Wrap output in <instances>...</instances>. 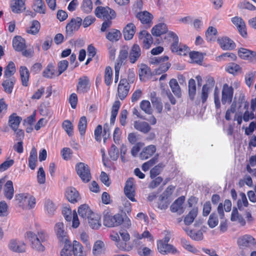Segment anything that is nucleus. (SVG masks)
<instances>
[{"label": "nucleus", "mask_w": 256, "mask_h": 256, "mask_svg": "<svg viewBox=\"0 0 256 256\" xmlns=\"http://www.w3.org/2000/svg\"><path fill=\"white\" fill-rule=\"evenodd\" d=\"M24 236L29 241L33 249L39 252L44 250V243L48 238V234L45 231L40 230L35 232L29 230L26 232Z\"/></svg>", "instance_id": "obj_1"}, {"label": "nucleus", "mask_w": 256, "mask_h": 256, "mask_svg": "<svg viewBox=\"0 0 256 256\" xmlns=\"http://www.w3.org/2000/svg\"><path fill=\"white\" fill-rule=\"evenodd\" d=\"M80 216L87 219L90 227L92 230H98L102 226L101 216L92 209H78Z\"/></svg>", "instance_id": "obj_2"}, {"label": "nucleus", "mask_w": 256, "mask_h": 256, "mask_svg": "<svg viewBox=\"0 0 256 256\" xmlns=\"http://www.w3.org/2000/svg\"><path fill=\"white\" fill-rule=\"evenodd\" d=\"M122 224V212L120 213L113 214L104 211L103 213V224L107 228H114L120 226Z\"/></svg>", "instance_id": "obj_3"}, {"label": "nucleus", "mask_w": 256, "mask_h": 256, "mask_svg": "<svg viewBox=\"0 0 256 256\" xmlns=\"http://www.w3.org/2000/svg\"><path fill=\"white\" fill-rule=\"evenodd\" d=\"M244 218L248 222H251L253 220L251 214L244 210V209H233L230 217L232 222H236L240 226H244L246 224Z\"/></svg>", "instance_id": "obj_4"}, {"label": "nucleus", "mask_w": 256, "mask_h": 256, "mask_svg": "<svg viewBox=\"0 0 256 256\" xmlns=\"http://www.w3.org/2000/svg\"><path fill=\"white\" fill-rule=\"evenodd\" d=\"M78 213L76 209H63L62 211L64 219L73 228H78L80 224Z\"/></svg>", "instance_id": "obj_5"}, {"label": "nucleus", "mask_w": 256, "mask_h": 256, "mask_svg": "<svg viewBox=\"0 0 256 256\" xmlns=\"http://www.w3.org/2000/svg\"><path fill=\"white\" fill-rule=\"evenodd\" d=\"M75 170L82 180L88 182L91 179L90 170L88 164L84 162H78L76 164Z\"/></svg>", "instance_id": "obj_6"}, {"label": "nucleus", "mask_w": 256, "mask_h": 256, "mask_svg": "<svg viewBox=\"0 0 256 256\" xmlns=\"http://www.w3.org/2000/svg\"><path fill=\"white\" fill-rule=\"evenodd\" d=\"M94 13L98 18L106 20L113 19L116 16L114 10L108 6H98L95 10Z\"/></svg>", "instance_id": "obj_7"}, {"label": "nucleus", "mask_w": 256, "mask_h": 256, "mask_svg": "<svg viewBox=\"0 0 256 256\" xmlns=\"http://www.w3.org/2000/svg\"><path fill=\"white\" fill-rule=\"evenodd\" d=\"M237 244L240 248H252L256 246V240L252 236L246 234L238 238Z\"/></svg>", "instance_id": "obj_8"}, {"label": "nucleus", "mask_w": 256, "mask_h": 256, "mask_svg": "<svg viewBox=\"0 0 256 256\" xmlns=\"http://www.w3.org/2000/svg\"><path fill=\"white\" fill-rule=\"evenodd\" d=\"M224 216V209H217L216 210L212 212L209 216L207 222L208 226L211 228H215L218 224L219 218L222 219Z\"/></svg>", "instance_id": "obj_9"}, {"label": "nucleus", "mask_w": 256, "mask_h": 256, "mask_svg": "<svg viewBox=\"0 0 256 256\" xmlns=\"http://www.w3.org/2000/svg\"><path fill=\"white\" fill-rule=\"evenodd\" d=\"M21 120L22 118L18 116L15 113L11 114L8 120L9 126L20 136H24V132L22 130L18 129Z\"/></svg>", "instance_id": "obj_10"}, {"label": "nucleus", "mask_w": 256, "mask_h": 256, "mask_svg": "<svg viewBox=\"0 0 256 256\" xmlns=\"http://www.w3.org/2000/svg\"><path fill=\"white\" fill-rule=\"evenodd\" d=\"M130 86L126 78L120 80L118 87V96L121 100H124L128 96Z\"/></svg>", "instance_id": "obj_11"}, {"label": "nucleus", "mask_w": 256, "mask_h": 256, "mask_svg": "<svg viewBox=\"0 0 256 256\" xmlns=\"http://www.w3.org/2000/svg\"><path fill=\"white\" fill-rule=\"evenodd\" d=\"M134 179L129 178L126 182L124 192L127 198L132 202H136L134 198L135 188L134 186Z\"/></svg>", "instance_id": "obj_12"}, {"label": "nucleus", "mask_w": 256, "mask_h": 256, "mask_svg": "<svg viewBox=\"0 0 256 256\" xmlns=\"http://www.w3.org/2000/svg\"><path fill=\"white\" fill-rule=\"evenodd\" d=\"M8 246L10 250L16 252H24L26 249V244L24 242L17 239L11 240Z\"/></svg>", "instance_id": "obj_13"}, {"label": "nucleus", "mask_w": 256, "mask_h": 256, "mask_svg": "<svg viewBox=\"0 0 256 256\" xmlns=\"http://www.w3.org/2000/svg\"><path fill=\"white\" fill-rule=\"evenodd\" d=\"M233 93L234 89L232 86H230L227 84H224L223 86L222 97V104H229L232 102Z\"/></svg>", "instance_id": "obj_14"}, {"label": "nucleus", "mask_w": 256, "mask_h": 256, "mask_svg": "<svg viewBox=\"0 0 256 256\" xmlns=\"http://www.w3.org/2000/svg\"><path fill=\"white\" fill-rule=\"evenodd\" d=\"M157 248L158 252L163 254L168 253L174 254L176 252V249L172 245L164 242L163 240L158 241Z\"/></svg>", "instance_id": "obj_15"}, {"label": "nucleus", "mask_w": 256, "mask_h": 256, "mask_svg": "<svg viewBox=\"0 0 256 256\" xmlns=\"http://www.w3.org/2000/svg\"><path fill=\"white\" fill-rule=\"evenodd\" d=\"M54 230L58 239L63 242L68 240L67 232L64 230V226L62 222H57L54 228Z\"/></svg>", "instance_id": "obj_16"}, {"label": "nucleus", "mask_w": 256, "mask_h": 256, "mask_svg": "<svg viewBox=\"0 0 256 256\" xmlns=\"http://www.w3.org/2000/svg\"><path fill=\"white\" fill-rule=\"evenodd\" d=\"M141 56V49L138 44H134L130 48L128 54L129 61L134 64Z\"/></svg>", "instance_id": "obj_17"}, {"label": "nucleus", "mask_w": 256, "mask_h": 256, "mask_svg": "<svg viewBox=\"0 0 256 256\" xmlns=\"http://www.w3.org/2000/svg\"><path fill=\"white\" fill-rule=\"evenodd\" d=\"M90 88V84L88 78L86 76H83L79 78L77 85V92L80 94L88 92Z\"/></svg>", "instance_id": "obj_18"}, {"label": "nucleus", "mask_w": 256, "mask_h": 256, "mask_svg": "<svg viewBox=\"0 0 256 256\" xmlns=\"http://www.w3.org/2000/svg\"><path fill=\"white\" fill-rule=\"evenodd\" d=\"M65 196L67 200L71 203L77 202L80 200L78 191L73 187H69L66 188Z\"/></svg>", "instance_id": "obj_19"}, {"label": "nucleus", "mask_w": 256, "mask_h": 256, "mask_svg": "<svg viewBox=\"0 0 256 256\" xmlns=\"http://www.w3.org/2000/svg\"><path fill=\"white\" fill-rule=\"evenodd\" d=\"M156 150L154 145L150 144L144 147L140 154V158L142 160H146L154 156Z\"/></svg>", "instance_id": "obj_20"}, {"label": "nucleus", "mask_w": 256, "mask_h": 256, "mask_svg": "<svg viewBox=\"0 0 256 256\" xmlns=\"http://www.w3.org/2000/svg\"><path fill=\"white\" fill-rule=\"evenodd\" d=\"M105 244L102 240H98L96 241L93 245L92 254L93 256H102L105 254Z\"/></svg>", "instance_id": "obj_21"}, {"label": "nucleus", "mask_w": 256, "mask_h": 256, "mask_svg": "<svg viewBox=\"0 0 256 256\" xmlns=\"http://www.w3.org/2000/svg\"><path fill=\"white\" fill-rule=\"evenodd\" d=\"M139 40L143 44L144 48L148 49L152 44L153 40L151 35L146 31L141 32L138 35Z\"/></svg>", "instance_id": "obj_22"}, {"label": "nucleus", "mask_w": 256, "mask_h": 256, "mask_svg": "<svg viewBox=\"0 0 256 256\" xmlns=\"http://www.w3.org/2000/svg\"><path fill=\"white\" fill-rule=\"evenodd\" d=\"M232 22L237 27L240 34L244 37L246 36V26L243 20L240 17L236 16L232 18Z\"/></svg>", "instance_id": "obj_23"}, {"label": "nucleus", "mask_w": 256, "mask_h": 256, "mask_svg": "<svg viewBox=\"0 0 256 256\" xmlns=\"http://www.w3.org/2000/svg\"><path fill=\"white\" fill-rule=\"evenodd\" d=\"M82 19L80 18L72 20L66 26L67 34H71L74 32L78 30L82 24Z\"/></svg>", "instance_id": "obj_24"}, {"label": "nucleus", "mask_w": 256, "mask_h": 256, "mask_svg": "<svg viewBox=\"0 0 256 256\" xmlns=\"http://www.w3.org/2000/svg\"><path fill=\"white\" fill-rule=\"evenodd\" d=\"M218 42L223 50H231L235 48L234 42L228 37H223L218 40Z\"/></svg>", "instance_id": "obj_25"}, {"label": "nucleus", "mask_w": 256, "mask_h": 256, "mask_svg": "<svg viewBox=\"0 0 256 256\" xmlns=\"http://www.w3.org/2000/svg\"><path fill=\"white\" fill-rule=\"evenodd\" d=\"M10 8L14 13H20L23 12L26 8L24 0H12L10 2Z\"/></svg>", "instance_id": "obj_26"}, {"label": "nucleus", "mask_w": 256, "mask_h": 256, "mask_svg": "<svg viewBox=\"0 0 256 256\" xmlns=\"http://www.w3.org/2000/svg\"><path fill=\"white\" fill-rule=\"evenodd\" d=\"M176 189V186L173 185L168 186L160 196L162 201H166V203L169 204L172 200V196Z\"/></svg>", "instance_id": "obj_27"}, {"label": "nucleus", "mask_w": 256, "mask_h": 256, "mask_svg": "<svg viewBox=\"0 0 256 256\" xmlns=\"http://www.w3.org/2000/svg\"><path fill=\"white\" fill-rule=\"evenodd\" d=\"M238 54L240 58L244 60H252L254 58H256V52L249 50L246 48H240Z\"/></svg>", "instance_id": "obj_28"}, {"label": "nucleus", "mask_w": 256, "mask_h": 256, "mask_svg": "<svg viewBox=\"0 0 256 256\" xmlns=\"http://www.w3.org/2000/svg\"><path fill=\"white\" fill-rule=\"evenodd\" d=\"M136 26L132 23H129L124 29V36L126 40H130L132 38L136 32Z\"/></svg>", "instance_id": "obj_29"}, {"label": "nucleus", "mask_w": 256, "mask_h": 256, "mask_svg": "<svg viewBox=\"0 0 256 256\" xmlns=\"http://www.w3.org/2000/svg\"><path fill=\"white\" fill-rule=\"evenodd\" d=\"M168 36L170 41L172 42L171 50L173 52H176L182 44H178V38L177 35L172 32H170L168 34Z\"/></svg>", "instance_id": "obj_30"}, {"label": "nucleus", "mask_w": 256, "mask_h": 256, "mask_svg": "<svg viewBox=\"0 0 256 256\" xmlns=\"http://www.w3.org/2000/svg\"><path fill=\"white\" fill-rule=\"evenodd\" d=\"M12 46L16 51H22L26 48L25 40L20 36H16L12 40Z\"/></svg>", "instance_id": "obj_31"}, {"label": "nucleus", "mask_w": 256, "mask_h": 256, "mask_svg": "<svg viewBox=\"0 0 256 256\" xmlns=\"http://www.w3.org/2000/svg\"><path fill=\"white\" fill-rule=\"evenodd\" d=\"M134 126L135 129L144 134L148 133L151 130V127L149 124L144 121H136L134 122Z\"/></svg>", "instance_id": "obj_32"}, {"label": "nucleus", "mask_w": 256, "mask_h": 256, "mask_svg": "<svg viewBox=\"0 0 256 256\" xmlns=\"http://www.w3.org/2000/svg\"><path fill=\"white\" fill-rule=\"evenodd\" d=\"M72 252L74 256H86V252L84 250L83 246L76 240L73 242Z\"/></svg>", "instance_id": "obj_33"}, {"label": "nucleus", "mask_w": 256, "mask_h": 256, "mask_svg": "<svg viewBox=\"0 0 256 256\" xmlns=\"http://www.w3.org/2000/svg\"><path fill=\"white\" fill-rule=\"evenodd\" d=\"M4 195L6 198L8 200H11L14 194V188L13 182L12 180H8L4 188Z\"/></svg>", "instance_id": "obj_34"}, {"label": "nucleus", "mask_w": 256, "mask_h": 256, "mask_svg": "<svg viewBox=\"0 0 256 256\" xmlns=\"http://www.w3.org/2000/svg\"><path fill=\"white\" fill-rule=\"evenodd\" d=\"M110 239L116 242V246L120 250H128L132 248H127L126 243L120 242V236L116 232H112L110 234Z\"/></svg>", "instance_id": "obj_35"}, {"label": "nucleus", "mask_w": 256, "mask_h": 256, "mask_svg": "<svg viewBox=\"0 0 256 256\" xmlns=\"http://www.w3.org/2000/svg\"><path fill=\"white\" fill-rule=\"evenodd\" d=\"M20 74L22 86H27L28 85L30 77L28 69L24 66H21L20 68Z\"/></svg>", "instance_id": "obj_36"}, {"label": "nucleus", "mask_w": 256, "mask_h": 256, "mask_svg": "<svg viewBox=\"0 0 256 256\" xmlns=\"http://www.w3.org/2000/svg\"><path fill=\"white\" fill-rule=\"evenodd\" d=\"M168 31L166 25L164 23H160L156 25L152 29V34L155 36H160Z\"/></svg>", "instance_id": "obj_37"}, {"label": "nucleus", "mask_w": 256, "mask_h": 256, "mask_svg": "<svg viewBox=\"0 0 256 256\" xmlns=\"http://www.w3.org/2000/svg\"><path fill=\"white\" fill-rule=\"evenodd\" d=\"M198 214V209H191L184 218V222L186 225L191 224Z\"/></svg>", "instance_id": "obj_38"}, {"label": "nucleus", "mask_w": 256, "mask_h": 256, "mask_svg": "<svg viewBox=\"0 0 256 256\" xmlns=\"http://www.w3.org/2000/svg\"><path fill=\"white\" fill-rule=\"evenodd\" d=\"M15 82L16 79L14 78H6L2 83L4 91L8 94L12 93Z\"/></svg>", "instance_id": "obj_39"}, {"label": "nucleus", "mask_w": 256, "mask_h": 256, "mask_svg": "<svg viewBox=\"0 0 256 256\" xmlns=\"http://www.w3.org/2000/svg\"><path fill=\"white\" fill-rule=\"evenodd\" d=\"M64 242V246L60 252V256H71L72 254V246L69 240L63 241Z\"/></svg>", "instance_id": "obj_40"}, {"label": "nucleus", "mask_w": 256, "mask_h": 256, "mask_svg": "<svg viewBox=\"0 0 256 256\" xmlns=\"http://www.w3.org/2000/svg\"><path fill=\"white\" fill-rule=\"evenodd\" d=\"M38 156L37 151L35 148H32L30 154L28 158V166L30 168L34 170L36 167V164L37 162Z\"/></svg>", "instance_id": "obj_41"}, {"label": "nucleus", "mask_w": 256, "mask_h": 256, "mask_svg": "<svg viewBox=\"0 0 256 256\" xmlns=\"http://www.w3.org/2000/svg\"><path fill=\"white\" fill-rule=\"evenodd\" d=\"M43 76L46 78H52L58 76V71L51 64H48L43 72Z\"/></svg>", "instance_id": "obj_42"}, {"label": "nucleus", "mask_w": 256, "mask_h": 256, "mask_svg": "<svg viewBox=\"0 0 256 256\" xmlns=\"http://www.w3.org/2000/svg\"><path fill=\"white\" fill-rule=\"evenodd\" d=\"M32 7L36 12L42 14L46 12V6L42 0H34Z\"/></svg>", "instance_id": "obj_43"}, {"label": "nucleus", "mask_w": 256, "mask_h": 256, "mask_svg": "<svg viewBox=\"0 0 256 256\" xmlns=\"http://www.w3.org/2000/svg\"><path fill=\"white\" fill-rule=\"evenodd\" d=\"M137 17L142 24H148L152 18V15L146 11L138 13Z\"/></svg>", "instance_id": "obj_44"}, {"label": "nucleus", "mask_w": 256, "mask_h": 256, "mask_svg": "<svg viewBox=\"0 0 256 256\" xmlns=\"http://www.w3.org/2000/svg\"><path fill=\"white\" fill-rule=\"evenodd\" d=\"M128 56V52L126 49H122L120 50L118 58L115 64V66H118L120 68L126 62Z\"/></svg>", "instance_id": "obj_45"}, {"label": "nucleus", "mask_w": 256, "mask_h": 256, "mask_svg": "<svg viewBox=\"0 0 256 256\" xmlns=\"http://www.w3.org/2000/svg\"><path fill=\"white\" fill-rule=\"evenodd\" d=\"M169 84L174 94L177 97H180L181 91L177 80L176 79H172L170 81Z\"/></svg>", "instance_id": "obj_46"}, {"label": "nucleus", "mask_w": 256, "mask_h": 256, "mask_svg": "<svg viewBox=\"0 0 256 256\" xmlns=\"http://www.w3.org/2000/svg\"><path fill=\"white\" fill-rule=\"evenodd\" d=\"M190 62H192L200 64L202 62L204 56L202 54L198 52H192L189 54Z\"/></svg>", "instance_id": "obj_47"}, {"label": "nucleus", "mask_w": 256, "mask_h": 256, "mask_svg": "<svg viewBox=\"0 0 256 256\" xmlns=\"http://www.w3.org/2000/svg\"><path fill=\"white\" fill-rule=\"evenodd\" d=\"M120 106V102L116 100L114 103L111 111L110 123L114 124Z\"/></svg>", "instance_id": "obj_48"}, {"label": "nucleus", "mask_w": 256, "mask_h": 256, "mask_svg": "<svg viewBox=\"0 0 256 256\" xmlns=\"http://www.w3.org/2000/svg\"><path fill=\"white\" fill-rule=\"evenodd\" d=\"M40 28V23L38 20H33L30 28L26 30V32L28 34H36L39 32Z\"/></svg>", "instance_id": "obj_49"}, {"label": "nucleus", "mask_w": 256, "mask_h": 256, "mask_svg": "<svg viewBox=\"0 0 256 256\" xmlns=\"http://www.w3.org/2000/svg\"><path fill=\"white\" fill-rule=\"evenodd\" d=\"M236 58V56L234 54L230 52H226L217 56L216 58V60L218 62H221L222 60L231 61L235 60Z\"/></svg>", "instance_id": "obj_50"}, {"label": "nucleus", "mask_w": 256, "mask_h": 256, "mask_svg": "<svg viewBox=\"0 0 256 256\" xmlns=\"http://www.w3.org/2000/svg\"><path fill=\"white\" fill-rule=\"evenodd\" d=\"M184 230L188 234L193 240H200L202 239L203 234L201 231L195 232L194 230H188V228H183Z\"/></svg>", "instance_id": "obj_51"}, {"label": "nucleus", "mask_w": 256, "mask_h": 256, "mask_svg": "<svg viewBox=\"0 0 256 256\" xmlns=\"http://www.w3.org/2000/svg\"><path fill=\"white\" fill-rule=\"evenodd\" d=\"M121 36L120 32L116 30H113L109 32L106 38L108 40L111 42H116L119 40Z\"/></svg>", "instance_id": "obj_52"}, {"label": "nucleus", "mask_w": 256, "mask_h": 256, "mask_svg": "<svg viewBox=\"0 0 256 256\" xmlns=\"http://www.w3.org/2000/svg\"><path fill=\"white\" fill-rule=\"evenodd\" d=\"M87 127V119L86 116H82L79 120L78 124V128L81 136L85 134Z\"/></svg>", "instance_id": "obj_53"}, {"label": "nucleus", "mask_w": 256, "mask_h": 256, "mask_svg": "<svg viewBox=\"0 0 256 256\" xmlns=\"http://www.w3.org/2000/svg\"><path fill=\"white\" fill-rule=\"evenodd\" d=\"M93 4L92 0H83L81 4V9L85 13L92 12Z\"/></svg>", "instance_id": "obj_54"}, {"label": "nucleus", "mask_w": 256, "mask_h": 256, "mask_svg": "<svg viewBox=\"0 0 256 256\" xmlns=\"http://www.w3.org/2000/svg\"><path fill=\"white\" fill-rule=\"evenodd\" d=\"M226 70L230 74H235L240 72V66L235 63H230L226 67Z\"/></svg>", "instance_id": "obj_55"}, {"label": "nucleus", "mask_w": 256, "mask_h": 256, "mask_svg": "<svg viewBox=\"0 0 256 256\" xmlns=\"http://www.w3.org/2000/svg\"><path fill=\"white\" fill-rule=\"evenodd\" d=\"M15 64L13 62H10L7 66L4 73V76L6 78H12L16 72Z\"/></svg>", "instance_id": "obj_56"}, {"label": "nucleus", "mask_w": 256, "mask_h": 256, "mask_svg": "<svg viewBox=\"0 0 256 256\" xmlns=\"http://www.w3.org/2000/svg\"><path fill=\"white\" fill-rule=\"evenodd\" d=\"M244 108L246 110L244 115L243 120L245 122H248L250 120L253 119L254 117L253 112H250L248 111L249 104L248 102L244 103Z\"/></svg>", "instance_id": "obj_57"}, {"label": "nucleus", "mask_w": 256, "mask_h": 256, "mask_svg": "<svg viewBox=\"0 0 256 256\" xmlns=\"http://www.w3.org/2000/svg\"><path fill=\"white\" fill-rule=\"evenodd\" d=\"M188 92L190 99L193 100L196 93V85L195 80L192 78L188 82Z\"/></svg>", "instance_id": "obj_58"}, {"label": "nucleus", "mask_w": 256, "mask_h": 256, "mask_svg": "<svg viewBox=\"0 0 256 256\" xmlns=\"http://www.w3.org/2000/svg\"><path fill=\"white\" fill-rule=\"evenodd\" d=\"M112 70L110 66L106 67L104 72V82L109 86L112 83Z\"/></svg>", "instance_id": "obj_59"}, {"label": "nucleus", "mask_w": 256, "mask_h": 256, "mask_svg": "<svg viewBox=\"0 0 256 256\" xmlns=\"http://www.w3.org/2000/svg\"><path fill=\"white\" fill-rule=\"evenodd\" d=\"M150 74V68L146 64H141L139 70V76L142 80L143 78L148 76Z\"/></svg>", "instance_id": "obj_60"}, {"label": "nucleus", "mask_w": 256, "mask_h": 256, "mask_svg": "<svg viewBox=\"0 0 256 256\" xmlns=\"http://www.w3.org/2000/svg\"><path fill=\"white\" fill-rule=\"evenodd\" d=\"M158 64H160L158 68L156 69V74H160L162 72H166L170 66V64L168 62V60L161 62V63Z\"/></svg>", "instance_id": "obj_61"}, {"label": "nucleus", "mask_w": 256, "mask_h": 256, "mask_svg": "<svg viewBox=\"0 0 256 256\" xmlns=\"http://www.w3.org/2000/svg\"><path fill=\"white\" fill-rule=\"evenodd\" d=\"M237 205L238 208H242V207H246L248 205V202L246 194L241 192L239 194V198L237 202Z\"/></svg>", "instance_id": "obj_62"}, {"label": "nucleus", "mask_w": 256, "mask_h": 256, "mask_svg": "<svg viewBox=\"0 0 256 256\" xmlns=\"http://www.w3.org/2000/svg\"><path fill=\"white\" fill-rule=\"evenodd\" d=\"M216 34L217 30L215 28L212 26L209 27L206 32V36L207 40H213Z\"/></svg>", "instance_id": "obj_63"}, {"label": "nucleus", "mask_w": 256, "mask_h": 256, "mask_svg": "<svg viewBox=\"0 0 256 256\" xmlns=\"http://www.w3.org/2000/svg\"><path fill=\"white\" fill-rule=\"evenodd\" d=\"M140 108L147 114L152 113V109L150 104L148 100H142L140 104Z\"/></svg>", "instance_id": "obj_64"}]
</instances>
